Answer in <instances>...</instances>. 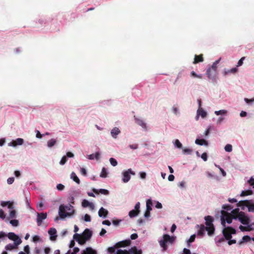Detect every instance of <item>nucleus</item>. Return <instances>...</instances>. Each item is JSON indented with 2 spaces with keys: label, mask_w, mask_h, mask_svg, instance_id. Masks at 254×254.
<instances>
[{
  "label": "nucleus",
  "mask_w": 254,
  "mask_h": 254,
  "mask_svg": "<svg viewBox=\"0 0 254 254\" xmlns=\"http://www.w3.org/2000/svg\"><path fill=\"white\" fill-rule=\"evenodd\" d=\"M223 210L221 211V224L224 228L222 231L223 236H216L214 239L215 244L218 247L220 246L222 242L225 240H229L232 238V235L230 233L226 232L227 229L225 224H230L232 220H238L242 224L246 226L240 225V230L242 232L251 231L254 230V222L251 223L250 218L244 212L239 211V208L233 209L231 205L224 204L222 206Z\"/></svg>",
  "instance_id": "nucleus-1"
},
{
  "label": "nucleus",
  "mask_w": 254,
  "mask_h": 254,
  "mask_svg": "<svg viewBox=\"0 0 254 254\" xmlns=\"http://www.w3.org/2000/svg\"><path fill=\"white\" fill-rule=\"evenodd\" d=\"M59 215L61 219L65 217H71L75 213L74 207L70 204H61L59 208Z\"/></svg>",
  "instance_id": "nucleus-2"
},
{
  "label": "nucleus",
  "mask_w": 254,
  "mask_h": 254,
  "mask_svg": "<svg viewBox=\"0 0 254 254\" xmlns=\"http://www.w3.org/2000/svg\"><path fill=\"white\" fill-rule=\"evenodd\" d=\"M237 208L240 207L242 210H244L246 208L248 209L249 212H254V199H247L240 200L237 204ZM240 210V209H239ZM242 212V211H240Z\"/></svg>",
  "instance_id": "nucleus-3"
},
{
  "label": "nucleus",
  "mask_w": 254,
  "mask_h": 254,
  "mask_svg": "<svg viewBox=\"0 0 254 254\" xmlns=\"http://www.w3.org/2000/svg\"><path fill=\"white\" fill-rule=\"evenodd\" d=\"M175 239V237H171L168 234H164L162 238L159 241L160 247L162 248L163 251H165L168 248L167 243L173 244Z\"/></svg>",
  "instance_id": "nucleus-4"
},
{
  "label": "nucleus",
  "mask_w": 254,
  "mask_h": 254,
  "mask_svg": "<svg viewBox=\"0 0 254 254\" xmlns=\"http://www.w3.org/2000/svg\"><path fill=\"white\" fill-rule=\"evenodd\" d=\"M122 181L124 183H127L129 182L130 179V175H135V173L131 169H128L127 170L124 171L122 173Z\"/></svg>",
  "instance_id": "nucleus-5"
},
{
  "label": "nucleus",
  "mask_w": 254,
  "mask_h": 254,
  "mask_svg": "<svg viewBox=\"0 0 254 254\" xmlns=\"http://www.w3.org/2000/svg\"><path fill=\"white\" fill-rule=\"evenodd\" d=\"M197 227L199 228V229L197 230V235L200 237H202L204 235L205 231H207L208 235L209 236H211L213 234V232L210 230V228L205 227L203 225H197Z\"/></svg>",
  "instance_id": "nucleus-6"
},
{
  "label": "nucleus",
  "mask_w": 254,
  "mask_h": 254,
  "mask_svg": "<svg viewBox=\"0 0 254 254\" xmlns=\"http://www.w3.org/2000/svg\"><path fill=\"white\" fill-rule=\"evenodd\" d=\"M140 203L139 202H138L135 204L134 209L130 210L128 212V216L130 218H133L138 215L140 212Z\"/></svg>",
  "instance_id": "nucleus-7"
},
{
  "label": "nucleus",
  "mask_w": 254,
  "mask_h": 254,
  "mask_svg": "<svg viewBox=\"0 0 254 254\" xmlns=\"http://www.w3.org/2000/svg\"><path fill=\"white\" fill-rule=\"evenodd\" d=\"M206 227L210 228V230L214 233V227L213 225V219L211 216H206L204 217Z\"/></svg>",
  "instance_id": "nucleus-8"
},
{
  "label": "nucleus",
  "mask_w": 254,
  "mask_h": 254,
  "mask_svg": "<svg viewBox=\"0 0 254 254\" xmlns=\"http://www.w3.org/2000/svg\"><path fill=\"white\" fill-rule=\"evenodd\" d=\"M22 243L21 239H17L13 244H9L5 246L6 251H10L17 248V247Z\"/></svg>",
  "instance_id": "nucleus-9"
},
{
  "label": "nucleus",
  "mask_w": 254,
  "mask_h": 254,
  "mask_svg": "<svg viewBox=\"0 0 254 254\" xmlns=\"http://www.w3.org/2000/svg\"><path fill=\"white\" fill-rule=\"evenodd\" d=\"M47 217V213H37L36 221L37 225L40 226L42 225V222L44 220L46 219Z\"/></svg>",
  "instance_id": "nucleus-10"
},
{
  "label": "nucleus",
  "mask_w": 254,
  "mask_h": 254,
  "mask_svg": "<svg viewBox=\"0 0 254 254\" xmlns=\"http://www.w3.org/2000/svg\"><path fill=\"white\" fill-rule=\"evenodd\" d=\"M207 116V113L204 109L201 108H198L196 111V115L195 119L196 121L198 120L199 117L200 116L202 118L204 119Z\"/></svg>",
  "instance_id": "nucleus-11"
},
{
  "label": "nucleus",
  "mask_w": 254,
  "mask_h": 254,
  "mask_svg": "<svg viewBox=\"0 0 254 254\" xmlns=\"http://www.w3.org/2000/svg\"><path fill=\"white\" fill-rule=\"evenodd\" d=\"M134 120L136 124L140 126L144 130H147L146 124L141 118H137L134 116Z\"/></svg>",
  "instance_id": "nucleus-12"
},
{
  "label": "nucleus",
  "mask_w": 254,
  "mask_h": 254,
  "mask_svg": "<svg viewBox=\"0 0 254 254\" xmlns=\"http://www.w3.org/2000/svg\"><path fill=\"white\" fill-rule=\"evenodd\" d=\"M92 236V232L89 229H86L82 234V237L85 241L89 240Z\"/></svg>",
  "instance_id": "nucleus-13"
},
{
  "label": "nucleus",
  "mask_w": 254,
  "mask_h": 254,
  "mask_svg": "<svg viewBox=\"0 0 254 254\" xmlns=\"http://www.w3.org/2000/svg\"><path fill=\"white\" fill-rule=\"evenodd\" d=\"M216 72L211 70V68H207L206 70V75H207V77L213 81L216 80Z\"/></svg>",
  "instance_id": "nucleus-14"
},
{
  "label": "nucleus",
  "mask_w": 254,
  "mask_h": 254,
  "mask_svg": "<svg viewBox=\"0 0 254 254\" xmlns=\"http://www.w3.org/2000/svg\"><path fill=\"white\" fill-rule=\"evenodd\" d=\"M117 254H139L138 252H136L135 254V250L133 249H129V250H127L126 249L125 250H122V249H119L117 250Z\"/></svg>",
  "instance_id": "nucleus-15"
},
{
  "label": "nucleus",
  "mask_w": 254,
  "mask_h": 254,
  "mask_svg": "<svg viewBox=\"0 0 254 254\" xmlns=\"http://www.w3.org/2000/svg\"><path fill=\"white\" fill-rule=\"evenodd\" d=\"M73 238L80 245H84L86 242L82 237L81 238L80 234L77 233L74 234Z\"/></svg>",
  "instance_id": "nucleus-16"
},
{
  "label": "nucleus",
  "mask_w": 254,
  "mask_h": 254,
  "mask_svg": "<svg viewBox=\"0 0 254 254\" xmlns=\"http://www.w3.org/2000/svg\"><path fill=\"white\" fill-rule=\"evenodd\" d=\"M48 233L50 235V239L51 241H55L57 237V230L54 228H51L48 230Z\"/></svg>",
  "instance_id": "nucleus-17"
},
{
  "label": "nucleus",
  "mask_w": 254,
  "mask_h": 254,
  "mask_svg": "<svg viewBox=\"0 0 254 254\" xmlns=\"http://www.w3.org/2000/svg\"><path fill=\"white\" fill-rule=\"evenodd\" d=\"M82 206L83 207H89L90 210H93L95 208L94 204L86 199H83L82 201Z\"/></svg>",
  "instance_id": "nucleus-18"
},
{
  "label": "nucleus",
  "mask_w": 254,
  "mask_h": 254,
  "mask_svg": "<svg viewBox=\"0 0 254 254\" xmlns=\"http://www.w3.org/2000/svg\"><path fill=\"white\" fill-rule=\"evenodd\" d=\"M121 131L120 129L117 127H113L110 132L111 136L114 138L116 139L118 137V135L121 133Z\"/></svg>",
  "instance_id": "nucleus-19"
},
{
  "label": "nucleus",
  "mask_w": 254,
  "mask_h": 254,
  "mask_svg": "<svg viewBox=\"0 0 254 254\" xmlns=\"http://www.w3.org/2000/svg\"><path fill=\"white\" fill-rule=\"evenodd\" d=\"M80 191L79 190H73L72 192V194H70V196L68 197V201L70 203L74 204V195L79 194Z\"/></svg>",
  "instance_id": "nucleus-20"
},
{
  "label": "nucleus",
  "mask_w": 254,
  "mask_h": 254,
  "mask_svg": "<svg viewBox=\"0 0 254 254\" xmlns=\"http://www.w3.org/2000/svg\"><path fill=\"white\" fill-rule=\"evenodd\" d=\"M108 214V211L103 208V207H101L98 211V215L100 217H102L103 218H105L107 217V215Z\"/></svg>",
  "instance_id": "nucleus-21"
},
{
  "label": "nucleus",
  "mask_w": 254,
  "mask_h": 254,
  "mask_svg": "<svg viewBox=\"0 0 254 254\" xmlns=\"http://www.w3.org/2000/svg\"><path fill=\"white\" fill-rule=\"evenodd\" d=\"M100 155H101V154H100V153L99 152H96L94 154H91L87 155V158L89 160H94V159H96V160H98L100 159Z\"/></svg>",
  "instance_id": "nucleus-22"
},
{
  "label": "nucleus",
  "mask_w": 254,
  "mask_h": 254,
  "mask_svg": "<svg viewBox=\"0 0 254 254\" xmlns=\"http://www.w3.org/2000/svg\"><path fill=\"white\" fill-rule=\"evenodd\" d=\"M0 205L2 207H5L6 206H7L8 208L10 209L13 208V202L10 201H1L0 202Z\"/></svg>",
  "instance_id": "nucleus-23"
},
{
  "label": "nucleus",
  "mask_w": 254,
  "mask_h": 254,
  "mask_svg": "<svg viewBox=\"0 0 254 254\" xmlns=\"http://www.w3.org/2000/svg\"><path fill=\"white\" fill-rule=\"evenodd\" d=\"M82 254H97L96 251L93 250L91 247L86 248L83 250L81 253Z\"/></svg>",
  "instance_id": "nucleus-24"
},
{
  "label": "nucleus",
  "mask_w": 254,
  "mask_h": 254,
  "mask_svg": "<svg viewBox=\"0 0 254 254\" xmlns=\"http://www.w3.org/2000/svg\"><path fill=\"white\" fill-rule=\"evenodd\" d=\"M93 191L96 193H98V192L101 193V194H104V195H108L109 194V191L108 190L104 189H100L99 190H97L96 189H93L92 190Z\"/></svg>",
  "instance_id": "nucleus-25"
},
{
  "label": "nucleus",
  "mask_w": 254,
  "mask_h": 254,
  "mask_svg": "<svg viewBox=\"0 0 254 254\" xmlns=\"http://www.w3.org/2000/svg\"><path fill=\"white\" fill-rule=\"evenodd\" d=\"M195 143L199 145H204V146H208V142L203 139H199L198 138H197L195 140Z\"/></svg>",
  "instance_id": "nucleus-26"
},
{
  "label": "nucleus",
  "mask_w": 254,
  "mask_h": 254,
  "mask_svg": "<svg viewBox=\"0 0 254 254\" xmlns=\"http://www.w3.org/2000/svg\"><path fill=\"white\" fill-rule=\"evenodd\" d=\"M7 237L9 239L12 240L15 242L17 239H20L17 235H16L14 233L9 232L7 234Z\"/></svg>",
  "instance_id": "nucleus-27"
},
{
  "label": "nucleus",
  "mask_w": 254,
  "mask_h": 254,
  "mask_svg": "<svg viewBox=\"0 0 254 254\" xmlns=\"http://www.w3.org/2000/svg\"><path fill=\"white\" fill-rule=\"evenodd\" d=\"M238 71V68L237 67H233L231 69H224V74L225 75L229 74L230 73H235Z\"/></svg>",
  "instance_id": "nucleus-28"
},
{
  "label": "nucleus",
  "mask_w": 254,
  "mask_h": 254,
  "mask_svg": "<svg viewBox=\"0 0 254 254\" xmlns=\"http://www.w3.org/2000/svg\"><path fill=\"white\" fill-rule=\"evenodd\" d=\"M57 139L52 138L47 141V147L49 148L53 147L57 143Z\"/></svg>",
  "instance_id": "nucleus-29"
},
{
  "label": "nucleus",
  "mask_w": 254,
  "mask_h": 254,
  "mask_svg": "<svg viewBox=\"0 0 254 254\" xmlns=\"http://www.w3.org/2000/svg\"><path fill=\"white\" fill-rule=\"evenodd\" d=\"M152 201L151 199H148L146 202V210L151 211L152 210Z\"/></svg>",
  "instance_id": "nucleus-30"
},
{
  "label": "nucleus",
  "mask_w": 254,
  "mask_h": 254,
  "mask_svg": "<svg viewBox=\"0 0 254 254\" xmlns=\"http://www.w3.org/2000/svg\"><path fill=\"white\" fill-rule=\"evenodd\" d=\"M70 179H72L73 181L76 182L77 184H80V180L78 177L77 176L76 174L72 172L70 174Z\"/></svg>",
  "instance_id": "nucleus-31"
},
{
  "label": "nucleus",
  "mask_w": 254,
  "mask_h": 254,
  "mask_svg": "<svg viewBox=\"0 0 254 254\" xmlns=\"http://www.w3.org/2000/svg\"><path fill=\"white\" fill-rule=\"evenodd\" d=\"M174 146L178 149H183V145L179 139H176L173 141Z\"/></svg>",
  "instance_id": "nucleus-32"
},
{
  "label": "nucleus",
  "mask_w": 254,
  "mask_h": 254,
  "mask_svg": "<svg viewBox=\"0 0 254 254\" xmlns=\"http://www.w3.org/2000/svg\"><path fill=\"white\" fill-rule=\"evenodd\" d=\"M228 111L226 110H220L219 111H215L214 114L217 116L219 115H226Z\"/></svg>",
  "instance_id": "nucleus-33"
},
{
  "label": "nucleus",
  "mask_w": 254,
  "mask_h": 254,
  "mask_svg": "<svg viewBox=\"0 0 254 254\" xmlns=\"http://www.w3.org/2000/svg\"><path fill=\"white\" fill-rule=\"evenodd\" d=\"M108 171L106 168L103 167L102 169L100 175V177L101 178H105L107 177Z\"/></svg>",
  "instance_id": "nucleus-34"
},
{
  "label": "nucleus",
  "mask_w": 254,
  "mask_h": 254,
  "mask_svg": "<svg viewBox=\"0 0 254 254\" xmlns=\"http://www.w3.org/2000/svg\"><path fill=\"white\" fill-rule=\"evenodd\" d=\"M202 61H203V58L202 57L201 55H200L199 56H197L195 55V57H194V61H193V64H195L199 62H201Z\"/></svg>",
  "instance_id": "nucleus-35"
},
{
  "label": "nucleus",
  "mask_w": 254,
  "mask_h": 254,
  "mask_svg": "<svg viewBox=\"0 0 254 254\" xmlns=\"http://www.w3.org/2000/svg\"><path fill=\"white\" fill-rule=\"evenodd\" d=\"M16 216V212L15 210L11 209L9 212V218L12 219Z\"/></svg>",
  "instance_id": "nucleus-36"
},
{
  "label": "nucleus",
  "mask_w": 254,
  "mask_h": 254,
  "mask_svg": "<svg viewBox=\"0 0 254 254\" xmlns=\"http://www.w3.org/2000/svg\"><path fill=\"white\" fill-rule=\"evenodd\" d=\"M253 193V191L252 190H243L242 191L241 193V196H247L250 194H252Z\"/></svg>",
  "instance_id": "nucleus-37"
},
{
  "label": "nucleus",
  "mask_w": 254,
  "mask_h": 254,
  "mask_svg": "<svg viewBox=\"0 0 254 254\" xmlns=\"http://www.w3.org/2000/svg\"><path fill=\"white\" fill-rule=\"evenodd\" d=\"M195 235L193 234V235H192L189 239H188L187 241V244H188V247H190V244L193 242L195 240Z\"/></svg>",
  "instance_id": "nucleus-38"
},
{
  "label": "nucleus",
  "mask_w": 254,
  "mask_h": 254,
  "mask_svg": "<svg viewBox=\"0 0 254 254\" xmlns=\"http://www.w3.org/2000/svg\"><path fill=\"white\" fill-rule=\"evenodd\" d=\"M25 203L27 208L30 210H33L30 205V198L27 197H25Z\"/></svg>",
  "instance_id": "nucleus-39"
},
{
  "label": "nucleus",
  "mask_w": 254,
  "mask_h": 254,
  "mask_svg": "<svg viewBox=\"0 0 254 254\" xmlns=\"http://www.w3.org/2000/svg\"><path fill=\"white\" fill-rule=\"evenodd\" d=\"M192 149L190 148L182 149V152L184 154L190 155L192 153Z\"/></svg>",
  "instance_id": "nucleus-40"
},
{
  "label": "nucleus",
  "mask_w": 254,
  "mask_h": 254,
  "mask_svg": "<svg viewBox=\"0 0 254 254\" xmlns=\"http://www.w3.org/2000/svg\"><path fill=\"white\" fill-rule=\"evenodd\" d=\"M172 112L176 115H180L179 109L176 106H173L172 107Z\"/></svg>",
  "instance_id": "nucleus-41"
},
{
  "label": "nucleus",
  "mask_w": 254,
  "mask_h": 254,
  "mask_svg": "<svg viewBox=\"0 0 254 254\" xmlns=\"http://www.w3.org/2000/svg\"><path fill=\"white\" fill-rule=\"evenodd\" d=\"M109 161L112 166L115 167L118 165L117 161L114 158H110Z\"/></svg>",
  "instance_id": "nucleus-42"
},
{
  "label": "nucleus",
  "mask_w": 254,
  "mask_h": 254,
  "mask_svg": "<svg viewBox=\"0 0 254 254\" xmlns=\"http://www.w3.org/2000/svg\"><path fill=\"white\" fill-rule=\"evenodd\" d=\"M67 161V158L66 157V156L64 155V156H63L61 161H60V164L61 165H64L66 163Z\"/></svg>",
  "instance_id": "nucleus-43"
},
{
  "label": "nucleus",
  "mask_w": 254,
  "mask_h": 254,
  "mask_svg": "<svg viewBox=\"0 0 254 254\" xmlns=\"http://www.w3.org/2000/svg\"><path fill=\"white\" fill-rule=\"evenodd\" d=\"M15 142L16 144V145H21L24 143V140L21 138H18L15 140Z\"/></svg>",
  "instance_id": "nucleus-44"
},
{
  "label": "nucleus",
  "mask_w": 254,
  "mask_h": 254,
  "mask_svg": "<svg viewBox=\"0 0 254 254\" xmlns=\"http://www.w3.org/2000/svg\"><path fill=\"white\" fill-rule=\"evenodd\" d=\"M224 149L225 151L230 152L232 151V146L230 144H227L225 146Z\"/></svg>",
  "instance_id": "nucleus-45"
},
{
  "label": "nucleus",
  "mask_w": 254,
  "mask_h": 254,
  "mask_svg": "<svg viewBox=\"0 0 254 254\" xmlns=\"http://www.w3.org/2000/svg\"><path fill=\"white\" fill-rule=\"evenodd\" d=\"M10 223L12 226L16 227L18 225L19 222L16 219H12L10 221Z\"/></svg>",
  "instance_id": "nucleus-46"
},
{
  "label": "nucleus",
  "mask_w": 254,
  "mask_h": 254,
  "mask_svg": "<svg viewBox=\"0 0 254 254\" xmlns=\"http://www.w3.org/2000/svg\"><path fill=\"white\" fill-rule=\"evenodd\" d=\"M33 242L34 243H37L38 242H41V239H40V237L38 235H35L32 238Z\"/></svg>",
  "instance_id": "nucleus-47"
},
{
  "label": "nucleus",
  "mask_w": 254,
  "mask_h": 254,
  "mask_svg": "<svg viewBox=\"0 0 254 254\" xmlns=\"http://www.w3.org/2000/svg\"><path fill=\"white\" fill-rule=\"evenodd\" d=\"M64 186L62 184H59L57 185L56 188L58 190L62 191L64 189Z\"/></svg>",
  "instance_id": "nucleus-48"
},
{
  "label": "nucleus",
  "mask_w": 254,
  "mask_h": 254,
  "mask_svg": "<svg viewBox=\"0 0 254 254\" xmlns=\"http://www.w3.org/2000/svg\"><path fill=\"white\" fill-rule=\"evenodd\" d=\"M248 183L251 186L253 187V188H254V178L253 177H252L250 180L248 181Z\"/></svg>",
  "instance_id": "nucleus-49"
},
{
  "label": "nucleus",
  "mask_w": 254,
  "mask_h": 254,
  "mask_svg": "<svg viewBox=\"0 0 254 254\" xmlns=\"http://www.w3.org/2000/svg\"><path fill=\"white\" fill-rule=\"evenodd\" d=\"M242 239H243L244 242H246V243L248 242L250 240H252V238L248 235L243 236Z\"/></svg>",
  "instance_id": "nucleus-50"
},
{
  "label": "nucleus",
  "mask_w": 254,
  "mask_h": 254,
  "mask_svg": "<svg viewBox=\"0 0 254 254\" xmlns=\"http://www.w3.org/2000/svg\"><path fill=\"white\" fill-rule=\"evenodd\" d=\"M190 74L191 76L195 77H197L199 78H202V74H197L194 71H191Z\"/></svg>",
  "instance_id": "nucleus-51"
},
{
  "label": "nucleus",
  "mask_w": 254,
  "mask_h": 254,
  "mask_svg": "<svg viewBox=\"0 0 254 254\" xmlns=\"http://www.w3.org/2000/svg\"><path fill=\"white\" fill-rule=\"evenodd\" d=\"M224 119H225V118L223 117H222V116L219 117L218 118V119L217 120L216 124L217 125H220L223 122Z\"/></svg>",
  "instance_id": "nucleus-52"
},
{
  "label": "nucleus",
  "mask_w": 254,
  "mask_h": 254,
  "mask_svg": "<svg viewBox=\"0 0 254 254\" xmlns=\"http://www.w3.org/2000/svg\"><path fill=\"white\" fill-rule=\"evenodd\" d=\"M144 217L147 219L150 220V219H149L150 217V211L146 210L144 213Z\"/></svg>",
  "instance_id": "nucleus-53"
},
{
  "label": "nucleus",
  "mask_w": 254,
  "mask_h": 254,
  "mask_svg": "<svg viewBox=\"0 0 254 254\" xmlns=\"http://www.w3.org/2000/svg\"><path fill=\"white\" fill-rule=\"evenodd\" d=\"M83 219L86 222H90L91 217L89 215L86 214L83 217Z\"/></svg>",
  "instance_id": "nucleus-54"
},
{
  "label": "nucleus",
  "mask_w": 254,
  "mask_h": 254,
  "mask_svg": "<svg viewBox=\"0 0 254 254\" xmlns=\"http://www.w3.org/2000/svg\"><path fill=\"white\" fill-rule=\"evenodd\" d=\"M139 175L141 179H145L146 177V174L144 172H140L139 173Z\"/></svg>",
  "instance_id": "nucleus-55"
},
{
  "label": "nucleus",
  "mask_w": 254,
  "mask_h": 254,
  "mask_svg": "<svg viewBox=\"0 0 254 254\" xmlns=\"http://www.w3.org/2000/svg\"><path fill=\"white\" fill-rule=\"evenodd\" d=\"M245 57H242L239 61H238L237 65V67H239L241 66L243 64V61L245 60Z\"/></svg>",
  "instance_id": "nucleus-56"
},
{
  "label": "nucleus",
  "mask_w": 254,
  "mask_h": 254,
  "mask_svg": "<svg viewBox=\"0 0 254 254\" xmlns=\"http://www.w3.org/2000/svg\"><path fill=\"white\" fill-rule=\"evenodd\" d=\"M24 253H26V254H29L30 253V247L29 245H26L24 246Z\"/></svg>",
  "instance_id": "nucleus-57"
},
{
  "label": "nucleus",
  "mask_w": 254,
  "mask_h": 254,
  "mask_svg": "<svg viewBox=\"0 0 254 254\" xmlns=\"http://www.w3.org/2000/svg\"><path fill=\"white\" fill-rule=\"evenodd\" d=\"M201 158L204 161H206L207 160V154L206 153L204 152L201 155Z\"/></svg>",
  "instance_id": "nucleus-58"
},
{
  "label": "nucleus",
  "mask_w": 254,
  "mask_h": 254,
  "mask_svg": "<svg viewBox=\"0 0 254 254\" xmlns=\"http://www.w3.org/2000/svg\"><path fill=\"white\" fill-rule=\"evenodd\" d=\"M80 172L82 175H83L84 176L87 175L86 170L84 168H80Z\"/></svg>",
  "instance_id": "nucleus-59"
},
{
  "label": "nucleus",
  "mask_w": 254,
  "mask_h": 254,
  "mask_svg": "<svg viewBox=\"0 0 254 254\" xmlns=\"http://www.w3.org/2000/svg\"><path fill=\"white\" fill-rule=\"evenodd\" d=\"M14 181V177H10L8 178L7 180V183L9 185H11L13 184Z\"/></svg>",
  "instance_id": "nucleus-60"
},
{
  "label": "nucleus",
  "mask_w": 254,
  "mask_h": 254,
  "mask_svg": "<svg viewBox=\"0 0 254 254\" xmlns=\"http://www.w3.org/2000/svg\"><path fill=\"white\" fill-rule=\"evenodd\" d=\"M128 147L131 149H136L138 148V145L137 144H130Z\"/></svg>",
  "instance_id": "nucleus-61"
},
{
  "label": "nucleus",
  "mask_w": 254,
  "mask_h": 254,
  "mask_svg": "<svg viewBox=\"0 0 254 254\" xmlns=\"http://www.w3.org/2000/svg\"><path fill=\"white\" fill-rule=\"evenodd\" d=\"M244 101L247 104H251L254 102V99L252 98V99H249L247 98H244Z\"/></svg>",
  "instance_id": "nucleus-62"
},
{
  "label": "nucleus",
  "mask_w": 254,
  "mask_h": 254,
  "mask_svg": "<svg viewBox=\"0 0 254 254\" xmlns=\"http://www.w3.org/2000/svg\"><path fill=\"white\" fill-rule=\"evenodd\" d=\"M36 137L38 138H41L44 135L43 134H41L39 130H36Z\"/></svg>",
  "instance_id": "nucleus-63"
},
{
  "label": "nucleus",
  "mask_w": 254,
  "mask_h": 254,
  "mask_svg": "<svg viewBox=\"0 0 254 254\" xmlns=\"http://www.w3.org/2000/svg\"><path fill=\"white\" fill-rule=\"evenodd\" d=\"M182 254H191V253L189 249L184 248Z\"/></svg>",
  "instance_id": "nucleus-64"
}]
</instances>
